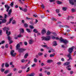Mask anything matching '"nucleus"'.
Instances as JSON below:
<instances>
[{
    "label": "nucleus",
    "mask_w": 76,
    "mask_h": 76,
    "mask_svg": "<svg viewBox=\"0 0 76 76\" xmlns=\"http://www.w3.org/2000/svg\"><path fill=\"white\" fill-rule=\"evenodd\" d=\"M12 76V73H10L9 75H7V76Z\"/></svg>",
    "instance_id": "nucleus-63"
},
{
    "label": "nucleus",
    "mask_w": 76,
    "mask_h": 76,
    "mask_svg": "<svg viewBox=\"0 0 76 76\" xmlns=\"http://www.w3.org/2000/svg\"><path fill=\"white\" fill-rule=\"evenodd\" d=\"M23 11L24 12H26L27 11V9L26 8H25L23 10Z\"/></svg>",
    "instance_id": "nucleus-35"
},
{
    "label": "nucleus",
    "mask_w": 76,
    "mask_h": 76,
    "mask_svg": "<svg viewBox=\"0 0 76 76\" xmlns=\"http://www.w3.org/2000/svg\"><path fill=\"white\" fill-rule=\"evenodd\" d=\"M52 34L54 36H52V39H58L59 38L58 37H56V36H57V34L56 32L52 33Z\"/></svg>",
    "instance_id": "nucleus-2"
},
{
    "label": "nucleus",
    "mask_w": 76,
    "mask_h": 76,
    "mask_svg": "<svg viewBox=\"0 0 76 76\" xmlns=\"http://www.w3.org/2000/svg\"><path fill=\"white\" fill-rule=\"evenodd\" d=\"M2 20V23H6V19L5 18L3 20H2V19L0 20Z\"/></svg>",
    "instance_id": "nucleus-16"
},
{
    "label": "nucleus",
    "mask_w": 76,
    "mask_h": 76,
    "mask_svg": "<svg viewBox=\"0 0 76 76\" xmlns=\"http://www.w3.org/2000/svg\"><path fill=\"white\" fill-rule=\"evenodd\" d=\"M74 6H76V0H74Z\"/></svg>",
    "instance_id": "nucleus-49"
},
{
    "label": "nucleus",
    "mask_w": 76,
    "mask_h": 76,
    "mask_svg": "<svg viewBox=\"0 0 76 76\" xmlns=\"http://www.w3.org/2000/svg\"><path fill=\"white\" fill-rule=\"evenodd\" d=\"M12 9H10V10L9 12H8V16H10V15H11V13H12Z\"/></svg>",
    "instance_id": "nucleus-20"
},
{
    "label": "nucleus",
    "mask_w": 76,
    "mask_h": 76,
    "mask_svg": "<svg viewBox=\"0 0 76 76\" xmlns=\"http://www.w3.org/2000/svg\"><path fill=\"white\" fill-rule=\"evenodd\" d=\"M47 54H45L44 55V56L45 57H47Z\"/></svg>",
    "instance_id": "nucleus-64"
},
{
    "label": "nucleus",
    "mask_w": 76,
    "mask_h": 76,
    "mask_svg": "<svg viewBox=\"0 0 76 76\" xmlns=\"http://www.w3.org/2000/svg\"><path fill=\"white\" fill-rule=\"evenodd\" d=\"M28 64H26L25 65V66H24L23 67V69H26V68L28 67Z\"/></svg>",
    "instance_id": "nucleus-28"
},
{
    "label": "nucleus",
    "mask_w": 76,
    "mask_h": 76,
    "mask_svg": "<svg viewBox=\"0 0 76 76\" xmlns=\"http://www.w3.org/2000/svg\"><path fill=\"white\" fill-rule=\"evenodd\" d=\"M17 70H18V69H16V68H14V72H15L16 71H17Z\"/></svg>",
    "instance_id": "nucleus-61"
},
{
    "label": "nucleus",
    "mask_w": 76,
    "mask_h": 76,
    "mask_svg": "<svg viewBox=\"0 0 76 76\" xmlns=\"http://www.w3.org/2000/svg\"><path fill=\"white\" fill-rule=\"evenodd\" d=\"M35 74L34 73L31 74H28L27 76H34Z\"/></svg>",
    "instance_id": "nucleus-22"
},
{
    "label": "nucleus",
    "mask_w": 76,
    "mask_h": 76,
    "mask_svg": "<svg viewBox=\"0 0 76 76\" xmlns=\"http://www.w3.org/2000/svg\"><path fill=\"white\" fill-rule=\"evenodd\" d=\"M30 28L31 29H34V27L30 25Z\"/></svg>",
    "instance_id": "nucleus-47"
},
{
    "label": "nucleus",
    "mask_w": 76,
    "mask_h": 76,
    "mask_svg": "<svg viewBox=\"0 0 76 76\" xmlns=\"http://www.w3.org/2000/svg\"><path fill=\"white\" fill-rule=\"evenodd\" d=\"M57 64H58V65H60V64H61V62H58L57 63Z\"/></svg>",
    "instance_id": "nucleus-62"
},
{
    "label": "nucleus",
    "mask_w": 76,
    "mask_h": 76,
    "mask_svg": "<svg viewBox=\"0 0 76 76\" xmlns=\"http://www.w3.org/2000/svg\"><path fill=\"white\" fill-rule=\"evenodd\" d=\"M28 54L27 53H26L24 56L25 58H26L28 57Z\"/></svg>",
    "instance_id": "nucleus-25"
},
{
    "label": "nucleus",
    "mask_w": 76,
    "mask_h": 76,
    "mask_svg": "<svg viewBox=\"0 0 76 76\" xmlns=\"http://www.w3.org/2000/svg\"><path fill=\"white\" fill-rule=\"evenodd\" d=\"M46 32L47 31L46 30H45V29H43L42 31V34H45V33H46Z\"/></svg>",
    "instance_id": "nucleus-12"
},
{
    "label": "nucleus",
    "mask_w": 76,
    "mask_h": 76,
    "mask_svg": "<svg viewBox=\"0 0 76 76\" xmlns=\"http://www.w3.org/2000/svg\"><path fill=\"white\" fill-rule=\"evenodd\" d=\"M56 11L57 13H60V12L59 11V10L58 9H56Z\"/></svg>",
    "instance_id": "nucleus-37"
},
{
    "label": "nucleus",
    "mask_w": 76,
    "mask_h": 76,
    "mask_svg": "<svg viewBox=\"0 0 76 76\" xmlns=\"http://www.w3.org/2000/svg\"><path fill=\"white\" fill-rule=\"evenodd\" d=\"M18 50V51L20 53H23L24 51H26V49L19 48Z\"/></svg>",
    "instance_id": "nucleus-5"
},
{
    "label": "nucleus",
    "mask_w": 76,
    "mask_h": 76,
    "mask_svg": "<svg viewBox=\"0 0 76 76\" xmlns=\"http://www.w3.org/2000/svg\"><path fill=\"white\" fill-rule=\"evenodd\" d=\"M9 72V70H7L4 72V73L5 74H7Z\"/></svg>",
    "instance_id": "nucleus-41"
},
{
    "label": "nucleus",
    "mask_w": 76,
    "mask_h": 76,
    "mask_svg": "<svg viewBox=\"0 0 76 76\" xmlns=\"http://www.w3.org/2000/svg\"><path fill=\"white\" fill-rule=\"evenodd\" d=\"M30 70V67H28L27 69V70L26 71V72H28Z\"/></svg>",
    "instance_id": "nucleus-39"
},
{
    "label": "nucleus",
    "mask_w": 76,
    "mask_h": 76,
    "mask_svg": "<svg viewBox=\"0 0 76 76\" xmlns=\"http://www.w3.org/2000/svg\"><path fill=\"white\" fill-rule=\"evenodd\" d=\"M33 32H35V33H38V31L37 29H34L33 30Z\"/></svg>",
    "instance_id": "nucleus-26"
},
{
    "label": "nucleus",
    "mask_w": 76,
    "mask_h": 76,
    "mask_svg": "<svg viewBox=\"0 0 76 76\" xmlns=\"http://www.w3.org/2000/svg\"><path fill=\"white\" fill-rule=\"evenodd\" d=\"M4 31H6V33L7 34V36H9L10 35V31L8 32V30H9V27H5L3 28Z\"/></svg>",
    "instance_id": "nucleus-1"
},
{
    "label": "nucleus",
    "mask_w": 76,
    "mask_h": 76,
    "mask_svg": "<svg viewBox=\"0 0 76 76\" xmlns=\"http://www.w3.org/2000/svg\"><path fill=\"white\" fill-rule=\"evenodd\" d=\"M24 44L25 45H27L28 44V43H27V42H24Z\"/></svg>",
    "instance_id": "nucleus-51"
},
{
    "label": "nucleus",
    "mask_w": 76,
    "mask_h": 76,
    "mask_svg": "<svg viewBox=\"0 0 76 76\" xmlns=\"http://www.w3.org/2000/svg\"><path fill=\"white\" fill-rule=\"evenodd\" d=\"M19 9L21 10H23V9H22V8L21 7H19Z\"/></svg>",
    "instance_id": "nucleus-58"
},
{
    "label": "nucleus",
    "mask_w": 76,
    "mask_h": 76,
    "mask_svg": "<svg viewBox=\"0 0 76 76\" xmlns=\"http://www.w3.org/2000/svg\"><path fill=\"white\" fill-rule=\"evenodd\" d=\"M60 40L61 42H63L64 43H65V44H67L69 42V41L68 40L65 39H63L62 37H61L60 39Z\"/></svg>",
    "instance_id": "nucleus-4"
},
{
    "label": "nucleus",
    "mask_w": 76,
    "mask_h": 76,
    "mask_svg": "<svg viewBox=\"0 0 76 76\" xmlns=\"http://www.w3.org/2000/svg\"><path fill=\"white\" fill-rule=\"evenodd\" d=\"M38 55L39 56H42V53H39L38 54Z\"/></svg>",
    "instance_id": "nucleus-42"
},
{
    "label": "nucleus",
    "mask_w": 76,
    "mask_h": 76,
    "mask_svg": "<svg viewBox=\"0 0 76 76\" xmlns=\"http://www.w3.org/2000/svg\"><path fill=\"white\" fill-rule=\"evenodd\" d=\"M47 75H50V72H47Z\"/></svg>",
    "instance_id": "nucleus-48"
},
{
    "label": "nucleus",
    "mask_w": 76,
    "mask_h": 76,
    "mask_svg": "<svg viewBox=\"0 0 76 76\" xmlns=\"http://www.w3.org/2000/svg\"><path fill=\"white\" fill-rule=\"evenodd\" d=\"M5 48H7L9 47V45H8L7 44H6V45L5 46Z\"/></svg>",
    "instance_id": "nucleus-45"
},
{
    "label": "nucleus",
    "mask_w": 76,
    "mask_h": 76,
    "mask_svg": "<svg viewBox=\"0 0 76 76\" xmlns=\"http://www.w3.org/2000/svg\"><path fill=\"white\" fill-rule=\"evenodd\" d=\"M13 20V17L11 18L10 20V21L9 22L7 23V25H9V24L10 23H11V22L12 21V20Z\"/></svg>",
    "instance_id": "nucleus-14"
},
{
    "label": "nucleus",
    "mask_w": 76,
    "mask_h": 76,
    "mask_svg": "<svg viewBox=\"0 0 76 76\" xmlns=\"http://www.w3.org/2000/svg\"><path fill=\"white\" fill-rule=\"evenodd\" d=\"M51 32H50V31L48 30L47 31V34L48 35H50L51 34Z\"/></svg>",
    "instance_id": "nucleus-24"
},
{
    "label": "nucleus",
    "mask_w": 76,
    "mask_h": 76,
    "mask_svg": "<svg viewBox=\"0 0 76 76\" xmlns=\"http://www.w3.org/2000/svg\"><path fill=\"white\" fill-rule=\"evenodd\" d=\"M4 71V69L3 68L1 69V72H3Z\"/></svg>",
    "instance_id": "nucleus-53"
},
{
    "label": "nucleus",
    "mask_w": 76,
    "mask_h": 76,
    "mask_svg": "<svg viewBox=\"0 0 76 76\" xmlns=\"http://www.w3.org/2000/svg\"><path fill=\"white\" fill-rule=\"evenodd\" d=\"M52 20H54V21H56V20H57V19L54 18H52Z\"/></svg>",
    "instance_id": "nucleus-40"
},
{
    "label": "nucleus",
    "mask_w": 76,
    "mask_h": 76,
    "mask_svg": "<svg viewBox=\"0 0 76 76\" xmlns=\"http://www.w3.org/2000/svg\"><path fill=\"white\" fill-rule=\"evenodd\" d=\"M41 18H42V19L44 18V15H41Z\"/></svg>",
    "instance_id": "nucleus-60"
},
{
    "label": "nucleus",
    "mask_w": 76,
    "mask_h": 76,
    "mask_svg": "<svg viewBox=\"0 0 76 76\" xmlns=\"http://www.w3.org/2000/svg\"><path fill=\"white\" fill-rule=\"evenodd\" d=\"M42 47H45V48H47V49H48V48H48V47H47V45H42Z\"/></svg>",
    "instance_id": "nucleus-29"
},
{
    "label": "nucleus",
    "mask_w": 76,
    "mask_h": 76,
    "mask_svg": "<svg viewBox=\"0 0 76 76\" xmlns=\"http://www.w3.org/2000/svg\"><path fill=\"white\" fill-rule=\"evenodd\" d=\"M70 67H71V66L70 65L66 66V68L68 69V70H71V68H70Z\"/></svg>",
    "instance_id": "nucleus-18"
},
{
    "label": "nucleus",
    "mask_w": 76,
    "mask_h": 76,
    "mask_svg": "<svg viewBox=\"0 0 76 76\" xmlns=\"http://www.w3.org/2000/svg\"><path fill=\"white\" fill-rule=\"evenodd\" d=\"M26 30L28 32H31V31H30V29H29L28 28H26Z\"/></svg>",
    "instance_id": "nucleus-32"
},
{
    "label": "nucleus",
    "mask_w": 76,
    "mask_h": 76,
    "mask_svg": "<svg viewBox=\"0 0 76 76\" xmlns=\"http://www.w3.org/2000/svg\"><path fill=\"white\" fill-rule=\"evenodd\" d=\"M36 65V64H33L32 65V67H34V66H35V65Z\"/></svg>",
    "instance_id": "nucleus-50"
},
{
    "label": "nucleus",
    "mask_w": 76,
    "mask_h": 76,
    "mask_svg": "<svg viewBox=\"0 0 76 76\" xmlns=\"http://www.w3.org/2000/svg\"><path fill=\"white\" fill-rule=\"evenodd\" d=\"M50 57H54V54H51L50 55Z\"/></svg>",
    "instance_id": "nucleus-33"
},
{
    "label": "nucleus",
    "mask_w": 76,
    "mask_h": 76,
    "mask_svg": "<svg viewBox=\"0 0 76 76\" xmlns=\"http://www.w3.org/2000/svg\"><path fill=\"white\" fill-rule=\"evenodd\" d=\"M16 23V21H15V20H13L12 21V24H15Z\"/></svg>",
    "instance_id": "nucleus-34"
},
{
    "label": "nucleus",
    "mask_w": 76,
    "mask_h": 76,
    "mask_svg": "<svg viewBox=\"0 0 76 76\" xmlns=\"http://www.w3.org/2000/svg\"><path fill=\"white\" fill-rule=\"evenodd\" d=\"M41 7L43 9H45V5L43 4L41 5Z\"/></svg>",
    "instance_id": "nucleus-36"
},
{
    "label": "nucleus",
    "mask_w": 76,
    "mask_h": 76,
    "mask_svg": "<svg viewBox=\"0 0 76 76\" xmlns=\"http://www.w3.org/2000/svg\"><path fill=\"white\" fill-rule=\"evenodd\" d=\"M42 40H45V41H49L50 39V36H47L46 37H42Z\"/></svg>",
    "instance_id": "nucleus-3"
},
{
    "label": "nucleus",
    "mask_w": 76,
    "mask_h": 76,
    "mask_svg": "<svg viewBox=\"0 0 76 76\" xmlns=\"http://www.w3.org/2000/svg\"><path fill=\"white\" fill-rule=\"evenodd\" d=\"M15 51L13 50H12L10 52V55L11 56H12L13 57H15V55L16 54V53H14Z\"/></svg>",
    "instance_id": "nucleus-6"
},
{
    "label": "nucleus",
    "mask_w": 76,
    "mask_h": 76,
    "mask_svg": "<svg viewBox=\"0 0 76 76\" xmlns=\"http://www.w3.org/2000/svg\"><path fill=\"white\" fill-rule=\"evenodd\" d=\"M63 10L64 11H66V7H63L62 8Z\"/></svg>",
    "instance_id": "nucleus-44"
},
{
    "label": "nucleus",
    "mask_w": 76,
    "mask_h": 76,
    "mask_svg": "<svg viewBox=\"0 0 76 76\" xmlns=\"http://www.w3.org/2000/svg\"><path fill=\"white\" fill-rule=\"evenodd\" d=\"M65 27L66 28H70V27H69V26H65Z\"/></svg>",
    "instance_id": "nucleus-52"
},
{
    "label": "nucleus",
    "mask_w": 76,
    "mask_h": 76,
    "mask_svg": "<svg viewBox=\"0 0 76 76\" xmlns=\"http://www.w3.org/2000/svg\"><path fill=\"white\" fill-rule=\"evenodd\" d=\"M37 22H38V20L36 19V21L34 22V23H35V24H36V23H37Z\"/></svg>",
    "instance_id": "nucleus-56"
},
{
    "label": "nucleus",
    "mask_w": 76,
    "mask_h": 76,
    "mask_svg": "<svg viewBox=\"0 0 76 76\" xmlns=\"http://www.w3.org/2000/svg\"><path fill=\"white\" fill-rule=\"evenodd\" d=\"M67 57L69 58V59H68L67 61H69L70 60H72V58L71 57V55L70 54H68L67 56Z\"/></svg>",
    "instance_id": "nucleus-11"
},
{
    "label": "nucleus",
    "mask_w": 76,
    "mask_h": 76,
    "mask_svg": "<svg viewBox=\"0 0 76 76\" xmlns=\"http://www.w3.org/2000/svg\"><path fill=\"white\" fill-rule=\"evenodd\" d=\"M20 34H21V33H23L24 32V29H23V28H20Z\"/></svg>",
    "instance_id": "nucleus-15"
},
{
    "label": "nucleus",
    "mask_w": 76,
    "mask_h": 76,
    "mask_svg": "<svg viewBox=\"0 0 76 76\" xmlns=\"http://www.w3.org/2000/svg\"><path fill=\"white\" fill-rule=\"evenodd\" d=\"M34 61L35 63H37V62L38 61V60L37 58H35L34 59Z\"/></svg>",
    "instance_id": "nucleus-31"
},
{
    "label": "nucleus",
    "mask_w": 76,
    "mask_h": 76,
    "mask_svg": "<svg viewBox=\"0 0 76 76\" xmlns=\"http://www.w3.org/2000/svg\"><path fill=\"white\" fill-rule=\"evenodd\" d=\"M53 46H56L57 45V42L56 41H54L53 43Z\"/></svg>",
    "instance_id": "nucleus-19"
},
{
    "label": "nucleus",
    "mask_w": 76,
    "mask_h": 76,
    "mask_svg": "<svg viewBox=\"0 0 76 76\" xmlns=\"http://www.w3.org/2000/svg\"><path fill=\"white\" fill-rule=\"evenodd\" d=\"M47 63H51V62H53V60H52L49 59L47 61Z\"/></svg>",
    "instance_id": "nucleus-23"
},
{
    "label": "nucleus",
    "mask_w": 76,
    "mask_h": 76,
    "mask_svg": "<svg viewBox=\"0 0 76 76\" xmlns=\"http://www.w3.org/2000/svg\"><path fill=\"white\" fill-rule=\"evenodd\" d=\"M10 5V6H11V7H13V5H14L13 2H12V3H11Z\"/></svg>",
    "instance_id": "nucleus-43"
},
{
    "label": "nucleus",
    "mask_w": 76,
    "mask_h": 76,
    "mask_svg": "<svg viewBox=\"0 0 76 76\" xmlns=\"http://www.w3.org/2000/svg\"><path fill=\"white\" fill-rule=\"evenodd\" d=\"M19 3L20 4H23V2L22 1V0H18ZM22 1H25V0H22Z\"/></svg>",
    "instance_id": "nucleus-17"
},
{
    "label": "nucleus",
    "mask_w": 76,
    "mask_h": 76,
    "mask_svg": "<svg viewBox=\"0 0 76 76\" xmlns=\"http://www.w3.org/2000/svg\"><path fill=\"white\" fill-rule=\"evenodd\" d=\"M57 4H62V2L60 1H57Z\"/></svg>",
    "instance_id": "nucleus-30"
},
{
    "label": "nucleus",
    "mask_w": 76,
    "mask_h": 76,
    "mask_svg": "<svg viewBox=\"0 0 76 76\" xmlns=\"http://www.w3.org/2000/svg\"><path fill=\"white\" fill-rule=\"evenodd\" d=\"M55 1V0H50V2H53V1Z\"/></svg>",
    "instance_id": "nucleus-59"
},
{
    "label": "nucleus",
    "mask_w": 76,
    "mask_h": 76,
    "mask_svg": "<svg viewBox=\"0 0 76 76\" xmlns=\"http://www.w3.org/2000/svg\"><path fill=\"white\" fill-rule=\"evenodd\" d=\"M24 26L25 28H27V27L28 26V25L27 24H24Z\"/></svg>",
    "instance_id": "nucleus-38"
},
{
    "label": "nucleus",
    "mask_w": 76,
    "mask_h": 76,
    "mask_svg": "<svg viewBox=\"0 0 76 76\" xmlns=\"http://www.w3.org/2000/svg\"><path fill=\"white\" fill-rule=\"evenodd\" d=\"M16 48V50H19V48H20V45L19 44H18L17 45Z\"/></svg>",
    "instance_id": "nucleus-13"
},
{
    "label": "nucleus",
    "mask_w": 76,
    "mask_h": 76,
    "mask_svg": "<svg viewBox=\"0 0 76 76\" xmlns=\"http://www.w3.org/2000/svg\"><path fill=\"white\" fill-rule=\"evenodd\" d=\"M22 37V35H21V33H20L18 36V37Z\"/></svg>",
    "instance_id": "nucleus-46"
},
{
    "label": "nucleus",
    "mask_w": 76,
    "mask_h": 76,
    "mask_svg": "<svg viewBox=\"0 0 76 76\" xmlns=\"http://www.w3.org/2000/svg\"><path fill=\"white\" fill-rule=\"evenodd\" d=\"M5 66L6 67H8L9 66V64L7 63H6L5 64Z\"/></svg>",
    "instance_id": "nucleus-27"
},
{
    "label": "nucleus",
    "mask_w": 76,
    "mask_h": 76,
    "mask_svg": "<svg viewBox=\"0 0 76 76\" xmlns=\"http://www.w3.org/2000/svg\"><path fill=\"white\" fill-rule=\"evenodd\" d=\"M69 64H70V62H66L64 64V66H67V65H69Z\"/></svg>",
    "instance_id": "nucleus-21"
},
{
    "label": "nucleus",
    "mask_w": 76,
    "mask_h": 76,
    "mask_svg": "<svg viewBox=\"0 0 76 76\" xmlns=\"http://www.w3.org/2000/svg\"><path fill=\"white\" fill-rule=\"evenodd\" d=\"M75 48L74 46H73L72 47H71V48H69V49L68 51L69 53H72L73 50V48Z\"/></svg>",
    "instance_id": "nucleus-7"
},
{
    "label": "nucleus",
    "mask_w": 76,
    "mask_h": 76,
    "mask_svg": "<svg viewBox=\"0 0 76 76\" xmlns=\"http://www.w3.org/2000/svg\"><path fill=\"white\" fill-rule=\"evenodd\" d=\"M5 7H7V10L6 11L7 12H8V11H9V9L10 8V6H8V5H5Z\"/></svg>",
    "instance_id": "nucleus-10"
},
{
    "label": "nucleus",
    "mask_w": 76,
    "mask_h": 76,
    "mask_svg": "<svg viewBox=\"0 0 76 76\" xmlns=\"http://www.w3.org/2000/svg\"><path fill=\"white\" fill-rule=\"evenodd\" d=\"M4 63H3L1 65V67H4Z\"/></svg>",
    "instance_id": "nucleus-57"
},
{
    "label": "nucleus",
    "mask_w": 76,
    "mask_h": 76,
    "mask_svg": "<svg viewBox=\"0 0 76 76\" xmlns=\"http://www.w3.org/2000/svg\"><path fill=\"white\" fill-rule=\"evenodd\" d=\"M74 0H69V3L72 5H75V3L73 2Z\"/></svg>",
    "instance_id": "nucleus-9"
},
{
    "label": "nucleus",
    "mask_w": 76,
    "mask_h": 76,
    "mask_svg": "<svg viewBox=\"0 0 76 76\" xmlns=\"http://www.w3.org/2000/svg\"><path fill=\"white\" fill-rule=\"evenodd\" d=\"M26 19H27V20H29L30 19H31V18H28V17H26Z\"/></svg>",
    "instance_id": "nucleus-54"
},
{
    "label": "nucleus",
    "mask_w": 76,
    "mask_h": 76,
    "mask_svg": "<svg viewBox=\"0 0 76 76\" xmlns=\"http://www.w3.org/2000/svg\"><path fill=\"white\" fill-rule=\"evenodd\" d=\"M34 41L32 39H30L28 41V43L29 44H32L34 43Z\"/></svg>",
    "instance_id": "nucleus-8"
},
{
    "label": "nucleus",
    "mask_w": 76,
    "mask_h": 76,
    "mask_svg": "<svg viewBox=\"0 0 76 76\" xmlns=\"http://www.w3.org/2000/svg\"><path fill=\"white\" fill-rule=\"evenodd\" d=\"M8 40L9 41H10V37L9 36H8Z\"/></svg>",
    "instance_id": "nucleus-55"
}]
</instances>
